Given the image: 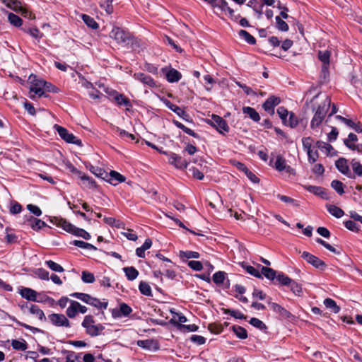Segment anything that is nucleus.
Listing matches in <instances>:
<instances>
[{"label": "nucleus", "instance_id": "8fccbe9b", "mask_svg": "<svg viewBox=\"0 0 362 362\" xmlns=\"http://www.w3.org/2000/svg\"><path fill=\"white\" fill-rule=\"evenodd\" d=\"M199 253L195 251H180V257L186 259H198L199 257Z\"/></svg>", "mask_w": 362, "mask_h": 362}, {"label": "nucleus", "instance_id": "6e6d98bb", "mask_svg": "<svg viewBox=\"0 0 362 362\" xmlns=\"http://www.w3.org/2000/svg\"><path fill=\"white\" fill-rule=\"evenodd\" d=\"M34 274L42 280L48 281L49 279V272L43 268H38L34 271Z\"/></svg>", "mask_w": 362, "mask_h": 362}, {"label": "nucleus", "instance_id": "37998d69", "mask_svg": "<svg viewBox=\"0 0 362 362\" xmlns=\"http://www.w3.org/2000/svg\"><path fill=\"white\" fill-rule=\"evenodd\" d=\"M300 122H302V120H300L293 112H291L289 113V118L287 119V124H284L289 126L291 128H295L298 126Z\"/></svg>", "mask_w": 362, "mask_h": 362}, {"label": "nucleus", "instance_id": "864d4df0", "mask_svg": "<svg viewBox=\"0 0 362 362\" xmlns=\"http://www.w3.org/2000/svg\"><path fill=\"white\" fill-rule=\"evenodd\" d=\"M276 197L278 199H279L281 201H282L284 203L291 204L294 206H299L298 202L297 200L293 199V198H291L290 197L279 194H277Z\"/></svg>", "mask_w": 362, "mask_h": 362}, {"label": "nucleus", "instance_id": "c9c22d12", "mask_svg": "<svg viewBox=\"0 0 362 362\" xmlns=\"http://www.w3.org/2000/svg\"><path fill=\"white\" fill-rule=\"evenodd\" d=\"M71 244L76 247H78L83 248V249H86V250H97L96 247H95L92 244L82 241V240H75L73 242H71Z\"/></svg>", "mask_w": 362, "mask_h": 362}, {"label": "nucleus", "instance_id": "0eeeda50", "mask_svg": "<svg viewBox=\"0 0 362 362\" xmlns=\"http://www.w3.org/2000/svg\"><path fill=\"white\" fill-rule=\"evenodd\" d=\"M44 80L37 79L33 81L30 87V93H34V95L31 94L30 98L31 99H34L35 95H37L38 97H47V95H45L44 93Z\"/></svg>", "mask_w": 362, "mask_h": 362}, {"label": "nucleus", "instance_id": "338daca9", "mask_svg": "<svg viewBox=\"0 0 362 362\" xmlns=\"http://www.w3.org/2000/svg\"><path fill=\"white\" fill-rule=\"evenodd\" d=\"M290 286L291 291L296 295L300 296L302 293V287L301 285L298 284L293 280H291V283L288 285Z\"/></svg>", "mask_w": 362, "mask_h": 362}, {"label": "nucleus", "instance_id": "5701e85b", "mask_svg": "<svg viewBox=\"0 0 362 362\" xmlns=\"http://www.w3.org/2000/svg\"><path fill=\"white\" fill-rule=\"evenodd\" d=\"M137 345L146 350H157L158 349V344L153 339L139 340Z\"/></svg>", "mask_w": 362, "mask_h": 362}, {"label": "nucleus", "instance_id": "c85d7f7f", "mask_svg": "<svg viewBox=\"0 0 362 362\" xmlns=\"http://www.w3.org/2000/svg\"><path fill=\"white\" fill-rule=\"evenodd\" d=\"M76 305H78V301H70V305L66 310V314L69 318H74L78 313V307Z\"/></svg>", "mask_w": 362, "mask_h": 362}, {"label": "nucleus", "instance_id": "5fc2aeb1", "mask_svg": "<svg viewBox=\"0 0 362 362\" xmlns=\"http://www.w3.org/2000/svg\"><path fill=\"white\" fill-rule=\"evenodd\" d=\"M81 279L84 283L92 284L95 281V276L91 272L83 271L81 273Z\"/></svg>", "mask_w": 362, "mask_h": 362}, {"label": "nucleus", "instance_id": "3c124183", "mask_svg": "<svg viewBox=\"0 0 362 362\" xmlns=\"http://www.w3.org/2000/svg\"><path fill=\"white\" fill-rule=\"evenodd\" d=\"M89 170L97 177H100L103 180L105 176L106 175V171L104 169L99 168L98 166L90 165L89 168Z\"/></svg>", "mask_w": 362, "mask_h": 362}, {"label": "nucleus", "instance_id": "1a4fd4ad", "mask_svg": "<svg viewBox=\"0 0 362 362\" xmlns=\"http://www.w3.org/2000/svg\"><path fill=\"white\" fill-rule=\"evenodd\" d=\"M161 71L169 83L178 82L182 78L181 73L171 66L163 67L161 69Z\"/></svg>", "mask_w": 362, "mask_h": 362}, {"label": "nucleus", "instance_id": "680f3d73", "mask_svg": "<svg viewBox=\"0 0 362 362\" xmlns=\"http://www.w3.org/2000/svg\"><path fill=\"white\" fill-rule=\"evenodd\" d=\"M276 23L278 30L284 32L288 30V25L280 16L276 17Z\"/></svg>", "mask_w": 362, "mask_h": 362}, {"label": "nucleus", "instance_id": "aec40b11", "mask_svg": "<svg viewBox=\"0 0 362 362\" xmlns=\"http://www.w3.org/2000/svg\"><path fill=\"white\" fill-rule=\"evenodd\" d=\"M19 293L23 298L28 300L37 301V293L32 288L23 287L20 290Z\"/></svg>", "mask_w": 362, "mask_h": 362}, {"label": "nucleus", "instance_id": "a19ab883", "mask_svg": "<svg viewBox=\"0 0 362 362\" xmlns=\"http://www.w3.org/2000/svg\"><path fill=\"white\" fill-rule=\"evenodd\" d=\"M11 345L13 349L18 351H25L28 347L27 343L24 339H13L12 340Z\"/></svg>", "mask_w": 362, "mask_h": 362}, {"label": "nucleus", "instance_id": "4d7b16f0", "mask_svg": "<svg viewBox=\"0 0 362 362\" xmlns=\"http://www.w3.org/2000/svg\"><path fill=\"white\" fill-rule=\"evenodd\" d=\"M45 264L54 272H63L64 271V268L60 264L54 262L52 260L46 261Z\"/></svg>", "mask_w": 362, "mask_h": 362}, {"label": "nucleus", "instance_id": "ea45409f", "mask_svg": "<svg viewBox=\"0 0 362 362\" xmlns=\"http://www.w3.org/2000/svg\"><path fill=\"white\" fill-rule=\"evenodd\" d=\"M82 19L83 22L90 28L92 29H98L99 25L98 23L94 20L93 18L90 17L88 15L83 14Z\"/></svg>", "mask_w": 362, "mask_h": 362}, {"label": "nucleus", "instance_id": "20e7f679", "mask_svg": "<svg viewBox=\"0 0 362 362\" xmlns=\"http://www.w3.org/2000/svg\"><path fill=\"white\" fill-rule=\"evenodd\" d=\"M331 104V100L327 97L325 100L317 107L310 122V127L313 129L317 128L322 122Z\"/></svg>", "mask_w": 362, "mask_h": 362}, {"label": "nucleus", "instance_id": "79ce46f5", "mask_svg": "<svg viewBox=\"0 0 362 362\" xmlns=\"http://www.w3.org/2000/svg\"><path fill=\"white\" fill-rule=\"evenodd\" d=\"M139 289L143 295H145L146 296H152L151 288L149 286V284L146 282L141 281L139 285Z\"/></svg>", "mask_w": 362, "mask_h": 362}, {"label": "nucleus", "instance_id": "c756f323", "mask_svg": "<svg viewBox=\"0 0 362 362\" xmlns=\"http://www.w3.org/2000/svg\"><path fill=\"white\" fill-rule=\"evenodd\" d=\"M258 267L261 268V276L264 275L267 279L269 280H274L276 278V273L273 269L263 267L260 264Z\"/></svg>", "mask_w": 362, "mask_h": 362}, {"label": "nucleus", "instance_id": "c03bdc74", "mask_svg": "<svg viewBox=\"0 0 362 362\" xmlns=\"http://www.w3.org/2000/svg\"><path fill=\"white\" fill-rule=\"evenodd\" d=\"M8 19L9 23L16 27H20L23 23V20L18 16L13 13H8Z\"/></svg>", "mask_w": 362, "mask_h": 362}, {"label": "nucleus", "instance_id": "a18cd8bd", "mask_svg": "<svg viewBox=\"0 0 362 362\" xmlns=\"http://www.w3.org/2000/svg\"><path fill=\"white\" fill-rule=\"evenodd\" d=\"M112 1L113 0H100V6L105 9L107 14H111L113 12Z\"/></svg>", "mask_w": 362, "mask_h": 362}, {"label": "nucleus", "instance_id": "f8f14e48", "mask_svg": "<svg viewBox=\"0 0 362 362\" xmlns=\"http://www.w3.org/2000/svg\"><path fill=\"white\" fill-rule=\"evenodd\" d=\"M50 322L57 327H70L71 324L69 320L63 314L53 313L48 316Z\"/></svg>", "mask_w": 362, "mask_h": 362}, {"label": "nucleus", "instance_id": "a211bd4d", "mask_svg": "<svg viewBox=\"0 0 362 362\" xmlns=\"http://www.w3.org/2000/svg\"><path fill=\"white\" fill-rule=\"evenodd\" d=\"M1 1L9 8L15 11H21L23 14L28 13V11L22 6L21 2L18 0H1Z\"/></svg>", "mask_w": 362, "mask_h": 362}, {"label": "nucleus", "instance_id": "2eb2a0df", "mask_svg": "<svg viewBox=\"0 0 362 362\" xmlns=\"http://www.w3.org/2000/svg\"><path fill=\"white\" fill-rule=\"evenodd\" d=\"M336 168L337 170L346 175L349 178H353L354 174H351V171L349 168L348 160L344 158H339L335 163Z\"/></svg>", "mask_w": 362, "mask_h": 362}, {"label": "nucleus", "instance_id": "ddd939ff", "mask_svg": "<svg viewBox=\"0 0 362 362\" xmlns=\"http://www.w3.org/2000/svg\"><path fill=\"white\" fill-rule=\"evenodd\" d=\"M133 77L134 79L139 81L141 83H143L144 86H146L149 88H156L157 87L156 81L150 76L142 73V72H137L134 73L133 75Z\"/></svg>", "mask_w": 362, "mask_h": 362}, {"label": "nucleus", "instance_id": "cd10ccee", "mask_svg": "<svg viewBox=\"0 0 362 362\" xmlns=\"http://www.w3.org/2000/svg\"><path fill=\"white\" fill-rule=\"evenodd\" d=\"M114 102L119 106H125L129 110L132 107L131 101L129 98L125 97L123 94L119 93L117 97L115 98Z\"/></svg>", "mask_w": 362, "mask_h": 362}, {"label": "nucleus", "instance_id": "603ef678", "mask_svg": "<svg viewBox=\"0 0 362 362\" xmlns=\"http://www.w3.org/2000/svg\"><path fill=\"white\" fill-rule=\"evenodd\" d=\"M30 313L36 315L40 320L45 318L43 311L36 305H32L30 306Z\"/></svg>", "mask_w": 362, "mask_h": 362}, {"label": "nucleus", "instance_id": "393cba45", "mask_svg": "<svg viewBox=\"0 0 362 362\" xmlns=\"http://www.w3.org/2000/svg\"><path fill=\"white\" fill-rule=\"evenodd\" d=\"M305 188L309 192L317 195L322 199H327V192L325 189L322 187L308 185L305 187Z\"/></svg>", "mask_w": 362, "mask_h": 362}, {"label": "nucleus", "instance_id": "49530a36", "mask_svg": "<svg viewBox=\"0 0 362 362\" xmlns=\"http://www.w3.org/2000/svg\"><path fill=\"white\" fill-rule=\"evenodd\" d=\"M233 330L235 335L241 339H245L247 337V330L240 326H233Z\"/></svg>", "mask_w": 362, "mask_h": 362}, {"label": "nucleus", "instance_id": "2f4dec72", "mask_svg": "<svg viewBox=\"0 0 362 362\" xmlns=\"http://www.w3.org/2000/svg\"><path fill=\"white\" fill-rule=\"evenodd\" d=\"M126 277L129 281L136 279L139 275V272L134 267H127L123 269Z\"/></svg>", "mask_w": 362, "mask_h": 362}, {"label": "nucleus", "instance_id": "a878e982", "mask_svg": "<svg viewBox=\"0 0 362 362\" xmlns=\"http://www.w3.org/2000/svg\"><path fill=\"white\" fill-rule=\"evenodd\" d=\"M72 172L76 173L80 179L83 181L87 182V187L89 188H95L96 182L93 180L90 177L87 176L84 173H82L81 171L78 170L76 168H74Z\"/></svg>", "mask_w": 362, "mask_h": 362}, {"label": "nucleus", "instance_id": "f3484780", "mask_svg": "<svg viewBox=\"0 0 362 362\" xmlns=\"http://www.w3.org/2000/svg\"><path fill=\"white\" fill-rule=\"evenodd\" d=\"M281 103V99L279 97L272 95L269 97L263 103V109L270 115L274 114V108Z\"/></svg>", "mask_w": 362, "mask_h": 362}, {"label": "nucleus", "instance_id": "7c9ffc66", "mask_svg": "<svg viewBox=\"0 0 362 362\" xmlns=\"http://www.w3.org/2000/svg\"><path fill=\"white\" fill-rule=\"evenodd\" d=\"M326 207L329 213L336 218H341L344 214V211L335 205L327 204Z\"/></svg>", "mask_w": 362, "mask_h": 362}, {"label": "nucleus", "instance_id": "412c9836", "mask_svg": "<svg viewBox=\"0 0 362 362\" xmlns=\"http://www.w3.org/2000/svg\"><path fill=\"white\" fill-rule=\"evenodd\" d=\"M315 146L317 148L325 152L327 156H332L336 153L333 146L328 143L322 141H317L315 143Z\"/></svg>", "mask_w": 362, "mask_h": 362}, {"label": "nucleus", "instance_id": "e2e57ef3", "mask_svg": "<svg viewBox=\"0 0 362 362\" xmlns=\"http://www.w3.org/2000/svg\"><path fill=\"white\" fill-rule=\"evenodd\" d=\"M88 95L94 100H98V102L105 97V95L101 93L98 90L93 88L88 91Z\"/></svg>", "mask_w": 362, "mask_h": 362}, {"label": "nucleus", "instance_id": "423d86ee", "mask_svg": "<svg viewBox=\"0 0 362 362\" xmlns=\"http://www.w3.org/2000/svg\"><path fill=\"white\" fill-rule=\"evenodd\" d=\"M301 257L317 269L325 271L327 268V264L324 261L308 252H303Z\"/></svg>", "mask_w": 362, "mask_h": 362}, {"label": "nucleus", "instance_id": "13d9d810", "mask_svg": "<svg viewBox=\"0 0 362 362\" xmlns=\"http://www.w3.org/2000/svg\"><path fill=\"white\" fill-rule=\"evenodd\" d=\"M116 132L119 134V136L125 139V140H134L135 136L131 133L127 132V131L122 129L119 127L117 128Z\"/></svg>", "mask_w": 362, "mask_h": 362}, {"label": "nucleus", "instance_id": "4468645a", "mask_svg": "<svg viewBox=\"0 0 362 362\" xmlns=\"http://www.w3.org/2000/svg\"><path fill=\"white\" fill-rule=\"evenodd\" d=\"M214 7H217L222 11L227 13L229 17L235 21H238L240 17V15L235 16L234 14L233 9L228 6V4L226 0H216L215 4H214Z\"/></svg>", "mask_w": 362, "mask_h": 362}, {"label": "nucleus", "instance_id": "bb28decb", "mask_svg": "<svg viewBox=\"0 0 362 362\" xmlns=\"http://www.w3.org/2000/svg\"><path fill=\"white\" fill-rule=\"evenodd\" d=\"M350 165L352 168L351 174H354L352 179H355L356 176L362 177V164L356 159H352Z\"/></svg>", "mask_w": 362, "mask_h": 362}, {"label": "nucleus", "instance_id": "4c0bfd02", "mask_svg": "<svg viewBox=\"0 0 362 362\" xmlns=\"http://www.w3.org/2000/svg\"><path fill=\"white\" fill-rule=\"evenodd\" d=\"M88 304L97 308L98 309L105 310L107 308L108 303L107 301H100L99 299L91 296V299Z\"/></svg>", "mask_w": 362, "mask_h": 362}, {"label": "nucleus", "instance_id": "052dcab7", "mask_svg": "<svg viewBox=\"0 0 362 362\" xmlns=\"http://www.w3.org/2000/svg\"><path fill=\"white\" fill-rule=\"evenodd\" d=\"M358 141L357 136L354 133H350L348 136V138L344 140V144L346 147L351 148L355 142Z\"/></svg>", "mask_w": 362, "mask_h": 362}, {"label": "nucleus", "instance_id": "de8ad7c7", "mask_svg": "<svg viewBox=\"0 0 362 362\" xmlns=\"http://www.w3.org/2000/svg\"><path fill=\"white\" fill-rule=\"evenodd\" d=\"M331 187L340 195L344 193V185L339 180H334L332 181Z\"/></svg>", "mask_w": 362, "mask_h": 362}, {"label": "nucleus", "instance_id": "72a5a7b5", "mask_svg": "<svg viewBox=\"0 0 362 362\" xmlns=\"http://www.w3.org/2000/svg\"><path fill=\"white\" fill-rule=\"evenodd\" d=\"M238 35L241 39L244 40L250 45H255L256 43L255 38L245 30H240L238 32Z\"/></svg>", "mask_w": 362, "mask_h": 362}, {"label": "nucleus", "instance_id": "b1692460", "mask_svg": "<svg viewBox=\"0 0 362 362\" xmlns=\"http://www.w3.org/2000/svg\"><path fill=\"white\" fill-rule=\"evenodd\" d=\"M243 114L248 116L254 122H258L260 120V116L256 110L249 106H245L243 107Z\"/></svg>", "mask_w": 362, "mask_h": 362}, {"label": "nucleus", "instance_id": "f03ea898", "mask_svg": "<svg viewBox=\"0 0 362 362\" xmlns=\"http://www.w3.org/2000/svg\"><path fill=\"white\" fill-rule=\"evenodd\" d=\"M81 325L85 329L86 333L91 337L104 334L105 326L100 323H95L93 315H86Z\"/></svg>", "mask_w": 362, "mask_h": 362}, {"label": "nucleus", "instance_id": "bf43d9fd", "mask_svg": "<svg viewBox=\"0 0 362 362\" xmlns=\"http://www.w3.org/2000/svg\"><path fill=\"white\" fill-rule=\"evenodd\" d=\"M276 277L277 281L282 285L288 286L291 283L292 279L283 272L279 273Z\"/></svg>", "mask_w": 362, "mask_h": 362}, {"label": "nucleus", "instance_id": "473e14b6", "mask_svg": "<svg viewBox=\"0 0 362 362\" xmlns=\"http://www.w3.org/2000/svg\"><path fill=\"white\" fill-rule=\"evenodd\" d=\"M28 221L30 222V226L31 228L35 230H38L47 226V224L45 221L36 218L30 217V218Z\"/></svg>", "mask_w": 362, "mask_h": 362}, {"label": "nucleus", "instance_id": "7ed1b4c3", "mask_svg": "<svg viewBox=\"0 0 362 362\" xmlns=\"http://www.w3.org/2000/svg\"><path fill=\"white\" fill-rule=\"evenodd\" d=\"M110 37L117 41L118 44L133 47L136 39L128 31L119 27L115 26L110 33Z\"/></svg>", "mask_w": 362, "mask_h": 362}, {"label": "nucleus", "instance_id": "f257e3e1", "mask_svg": "<svg viewBox=\"0 0 362 362\" xmlns=\"http://www.w3.org/2000/svg\"><path fill=\"white\" fill-rule=\"evenodd\" d=\"M49 221L57 226L62 228L64 230L74 234L76 236L81 237L85 240H90V235L84 229L79 228L60 217H52Z\"/></svg>", "mask_w": 362, "mask_h": 362}, {"label": "nucleus", "instance_id": "39448f33", "mask_svg": "<svg viewBox=\"0 0 362 362\" xmlns=\"http://www.w3.org/2000/svg\"><path fill=\"white\" fill-rule=\"evenodd\" d=\"M54 128L57 132L60 137L66 142L78 146L82 145L81 141L76 137L72 133H70L66 128L58 124H55Z\"/></svg>", "mask_w": 362, "mask_h": 362}, {"label": "nucleus", "instance_id": "58836bf2", "mask_svg": "<svg viewBox=\"0 0 362 362\" xmlns=\"http://www.w3.org/2000/svg\"><path fill=\"white\" fill-rule=\"evenodd\" d=\"M324 305L326 306V308L331 309V310L334 313H338L340 310V308L332 298H327L325 299Z\"/></svg>", "mask_w": 362, "mask_h": 362}, {"label": "nucleus", "instance_id": "0e129e2a", "mask_svg": "<svg viewBox=\"0 0 362 362\" xmlns=\"http://www.w3.org/2000/svg\"><path fill=\"white\" fill-rule=\"evenodd\" d=\"M23 30L35 39H40L42 36V34L37 28H29L28 29L23 28Z\"/></svg>", "mask_w": 362, "mask_h": 362}, {"label": "nucleus", "instance_id": "774afa93", "mask_svg": "<svg viewBox=\"0 0 362 362\" xmlns=\"http://www.w3.org/2000/svg\"><path fill=\"white\" fill-rule=\"evenodd\" d=\"M306 153L308 154V162L310 163H315L319 158V154H318L317 151L313 150V148L306 151Z\"/></svg>", "mask_w": 362, "mask_h": 362}, {"label": "nucleus", "instance_id": "6e6552de", "mask_svg": "<svg viewBox=\"0 0 362 362\" xmlns=\"http://www.w3.org/2000/svg\"><path fill=\"white\" fill-rule=\"evenodd\" d=\"M112 317L115 319L127 317L132 313V309L125 303H121L118 308L110 310Z\"/></svg>", "mask_w": 362, "mask_h": 362}, {"label": "nucleus", "instance_id": "69168bd1", "mask_svg": "<svg viewBox=\"0 0 362 362\" xmlns=\"http://www.w3.org/2000/svg\"><path fill=\"white\" fill-rule=\"evenodd\" d=\"M289 113L284 107H279L277 109V114L284 124H287V117L289 115Z\"/></svg>", "mask_w": 362, "mask_h": 362}, {"label": "nucleus", "instance_id": "09e8293b", "mask_svg": "<svg viewBox=\"0 0 362 362\" xmlns=\"http://www.w3.org/2000/svg\"><path fill=\"white\" fill-rule=\"evenodd\" d=\"M70 296L74 297L87 304L90 303V300L91 299V296L90 295L84 293L75 292L70 294Z\"/></svg>", "mask_w": 362, "mask_h": 362}, {"label": "nucleus", "instance_id": "6ab92c4d", "mask_svg": "<svg viewBox=\"0 0 362 362\" xmlns=\"http://www.w3.org/2000/svg\"><path fill=\"white\" fill-rule=\"evenodd\" d=\"M274 168L279 172L285 170L288 173H291L293 171V169L286 164V160L281 156L276 157Z\"/></svg>", "mask_w": 362, "mask_h": 362}, {"label": "nucleus", "instance_id": "e433bc0d", "mask_svg": "<svg viewBox=\"0 0 362 362\" xmlns=\"http://www.w3.org/2000/svg\"><path fill=\"white\" fill-rule=\"evenodd\" d=\"M226 275H227V274L226 272H222V271H218L214 274V275L212 276V280L216 285H221V284H223V282L226 279Z\"/></svg>", "mask_w": 362, "mask_h": 362}, {"label": "nucleus", "instance_id": "9d476101", "mask_svg": "<svg viewBox=\"0 0 362 362\" xmlns=\"http://www.w3.org/2000/svg\"><path fill=\"white\" fill-rule=\"evenodd\" d=\"M209 123L221 134L229 132V127L226 121L218 115H213Z\"/></svg>", "mask_w": 362, "mask_h": 362}, {"label": "nucleus", "instance_id": "9b49d317", "mask_svg": "<svg viewBox=\"0 0 362 362\" xmlns=\"http://www.w3.org/2000/svg\"><path fill=\"white\" fill-rule=\"evenodd\" d=\"M168 161L169 163L173 165L178 169H185L189 165V162L186 159L175 153H170L169 154Z\"/></svg>", "mask_w": 362, "mask_h": 362}, {"label": "nucleus", "instance_id": "dca6fc26", "mask_svg": "<svg viewBox=\"0 0 362 362\" xmlns=\"http://www.w3.org/2000/svg\"><path fill=\"white\" fill-rule=\"evenodd\" d=\"M104 180L108 182L114 186H116L121 182H124L126 180V178L118 172L111 170L110 173L106 172V175L104 177Z\"/></svg>", "mask_w": 362, "mask_h": 362}, {"label": "nucleus", "instance_id": "4be33fe9", "mask_svg": "<svg viewBox=\"0 0 362 362\" xmlns=\"http://www.w3.org/2000/svg\"><path fill=\"white\" fill-rule=\"evenodd\" d=\"M330 56L331 52L329 50L318 52V58L323 63L322 70L324 71L328 70Z\"/></svg>", "mask_w": 362, "mask_h": 362}, {"label": "nucleus", "instance_id": "f704fd0d", "mask_svg": "<svg viewBox=\"0 0 362 362\" xmlns=\"http://www.w3.org/2000/svg\"><path fill=\"white\" fill-rule=\"evenodd\" d=\"M173 122L177 128L182 129L185 133L187 134L188 135H190L194 138L199 137V136L197 133H195L192 129L187 127L179 121L173 120Z\"/></svg>", "mask_w": 362, "mask_h": 362}]
</instances>
